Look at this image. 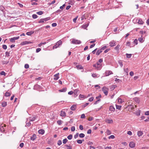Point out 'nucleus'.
Listing matches in <instances>:
<instances>
[{
	"mask_svg": "<svg viewBox=\"0 0 149 149\" xmlns=\"http://www.w3.org/2000/svg\"><path fill=\"white\" fill-rule=\"evenodd\" d=\"M93 66L97 70H100L102 67V64L99 63V62H97L96 63L93 65Z\"/></svg>",
	"mask_w": 149,
	"mask_h": 149,
	"instance_id": "f257e3e1",
	"label": "nucleus"
},
{
	"mask_svg": "<svg viewBox=\"0 0 149 149\" xmlns=\"http://www.w3.org/2000/svg\"><path fill=\"white\" fill-rule=\"evenodd\" d=\"M133 21L134 23H135V22H137V23L141 25H142L144 23V22L140 18H139V19H137L136 20L135 19H134Z\"/></svg>",
	"mask_w": 149,
	"mask_h": 149,
	"instance_id": "f03ea898",
	"label": "nucleus"
},
{
	"mask_svg": "<svg viewBox=\"0 0 149 149\" xmlns=\"http://www.w3.org/2000/svg\"><path fill=\"white\" fill-rule=\"evenodd\" d=\"M81 41L75 39H72L71 40V43L74 44H79L81 43Z\"/></svg>",
	"mask_w": 149,
	"mask_h": 149,
	"instance_id": "7ed1b4c3",
	"label": "nucleus"
},
{
	"mask_svg": "<svg viewBox=\"0 0 149 149\" xmlns=\"http://www.w3.org/2000/svg\"><path fill=\"white\" fill-rule=\"evenodd\" d=\"M62 41L60 40L57 42L56 44L53 47V49H56L57 47H58L60 45H62Z\"/></svg>",
	"mask_w": 149,
	"mask_h": 149,
	"instance_id": "20e7f679",
	"label": "nucleus"
},
{
	"mask_svg": "<svg viewBox=\"0 0 149 149\" xmlns=\"http://www.w3.org/2000/svg\"><path fill=\"white\" fill-rule=\"evenodd\" d=\"M108 88L105 86H104L102 88V90L105 95H108Z\"/></svg>",
	"mask_w": 149,
	"mask_h": 149,
	"instance_id": "39448f33",
	"label": "nucleus"
},
{
	"mask_svg": "<svg viewBox=\"0 0 149 149\" xmlns=\"http://www.w3.org/2000/svg\"><path fill=\"white\" fill-rule=\"evenodd\" d=\"M112 72L110 70L106 71L105 72V75L106 76H108L109 75L113 74Z\"/></svg>",
	"mask_w": 149,
	"mask_h": 149,
	"instance_id": "423d86ee",
	"label": "nucleus"
},
{
	"mask_svg": "<svg viewBox=\"0 0 149 149\" xmlns=\"http://www.w3.org/2000/svg\"><path fill=\"white\" fill-rule=\"evenodd\" d=\"M109 44L110 46L111 47L114 46L116 45V42L114 40H112L111 41Z\"/></svg>",
	"mask_w": 149,
	"mask_h": 149,
	"instance_id": "0eeeda50",
	"label": "nucleus"
},
{
	"mask_svg": "<svg viewBox=\"0 0 149 149\" xmlns=\"http://www.w3.org/2000/svg\"><path fill=\"white\" fill-rule=\"evenodd\" d=\"M135 143L132 141L130 142L129 143V146L131 148H134L135 147Z\"/></svg>",
	"mask_w": 149,
	"mask_h": 149,
	"instance_id": "6e6552de",
	"label": "nucleus"
},
{
	"mask_svg": "<svg viewBox=\"0 0 149 149\" xmlns=\"http://www.w3.org/2000/svg\"><path fill=\"white\" fill-rule=\"evenodd\" d=\"M32 43V42H31L30 41H25L22 42L21 44L23 45H26V44H29V43Z\"/></svg>",
	"mask_w": 149,
	"mask_h": 149,
	"instance_id": "1a4fd4ad",
	"label": "nucleus"
},
{
	"mask_svg": "<svg viewBox=\"0 0 149 149\" xmlns=\"http://www.w3.org/2000/svg\"><path fill=\"white\" fill-rule=\"evenodd\" d=\"M109 110L111 111V112H113L115 111V108L112 105H111L109 107Z\"/></svg>",
	"mask_w": 149,
	"mask_h": 149,
	"instance_id": "9d476101",
	"label": "nucleus"
},
{
	"mask_svg": "<svg viewBox=\"0 0 149 149\" xmlns=\"http://www.w3.org/2000/svg\"><path fill=\"white\" fill-rule=\"evenodd\" d=\"M59 73H58L54 75V79L55 80H57L59 78L58 77Z\"/></svg>",
	"mask_w": 149,
	"mask_h": 149,
	"instance_id": "9b49d317",
	"label": "nucleus"
},
{
	"mask_svg": "<svg viewBox=\"0 0 149 149\" xmlns=\"http://www.w3.org/2000/svg\"><path fill=\"white\" fill-rule=\"evenodd\" d=\"M138 40L139 41V42L141 43H142L144 41V38H143V37L141 36V37L139 38H138Z\"/></svg>",
	"mask_w": 149,
	"mask_h": 149,
	"instance_id": "f8f14e48",
	"label": "nucleus"
},
{
	"mask_svg": "<svg viewBox=\"0 0 149 149\" xmlns=\"http://www.w3.org/2000/svg\"><path fill=\"white\" fill-rule=\"evenodd\" d=\"M134 100L137 103L139 104L140 102V100L139 98L135 97L134 98Z\"/></svg>",
	"mask_w": 149,
	"mask_h": 149,
	"instance_id": "ddd939ff",
	"label": "nucleus"
},
{
	"mask_svg": "<svg viewBox=\"0 0 149 149\" xmlns=\"http://www.w3.org/2000/svg\"><path fill=\"white\" fill-rule=\"evenodd\" d=\"M38 132L39 134H43L45 133V131L43 129H40L38 131Z\"/></svg>",
	"mask_w": 149,
	"mask_h": 149,
	"instance_id": "4468645a",
	"label": "nucleus"
},
{
	"mask_svg": "<svg viewBox=\"0 0 149 149\" xmlns=\"http://www.w3.org/2000/svg\"><path fill=\"white\" fill-rule=\"evenodd\" d=\"M36 138V136L35 134H34L30 138L31 140L34 141Z\"/></svg>",
	"mask_w": 149,
	"mask_h": 149,
	"instance_id": "2eb2a0df",
	"label": "nucleus"
},
{
	"mask_svg": "<svg viewBox=\"0 0 149 149\" xmlns=\"http://www.w3.org/2000/svg\"><path fill=\"white\" fill-rule=\"evenodd\" d=\"M60 115L62 117L65 116L66 115L64 111H61Z\"/></svg>",
	"mask_w": 149,
	"mask_h": 149,
	"instance_id": "dca6fc26",
	"label": "nucleus"
},
{
	"mask_svg": "<svg viewBox=\"0 0 149 149\" xmlns=\"http://www.w3.org/2000/svg\"><path fill=\"white\" fill-rule=\"evenodd\" d=\"M86 97H85L84 95L81 94H80L79 96V98L80 100L84 99Z\"/></svg>",
	"mask_w": 149,
	"mask_h": 149,
	"instance_id": "f3484780",
	"label": "nucleus"
},
{
	"mask_svg": "<svg viewBox=\"0 0 149 149\" xmlns=\"http://www.w3.org/2000/svg\"><path fill=\"white\" fill-rule=\"evenodd\" d=\"M36 117L35 116L30 117L29 118V121H32L35 120Z\"/></svg>",
	"mask_w": 149,
	"mask_h": 149,
	"instance_id": "a211bd4d",
	"label": "nucleus"
},
{
	"mask_svg": "<svg viewBox=\"0 0 149 149\" xmlns=\"http://www.w3.org/2000/svg\"><path fill=\"white\" fill-rule=\"evenodd\" d=\"M76 105H73L71 107L70 109L74 111L76 109Z\"/></svg>",
	"mask_w": 149,
	"mask_h": 149,
	"instance_id": "6ab92c4d",
	"label": "nucleus"
},
{
	"mask_svg": "<svg viewBox=\"0 0 149 149\" xmlns=\"http://www.w3.org/2000/svg\"><path fill=\"white\" fill-rule=\"evenodd\" d=\"M143 133L142 131H138L137 132V135L139 136H140L142 135Z\"/></svg>",
	"mask_w": 149,
	"mask_h": 149,
	"instance_id": "aec40b11",
	"label": "nucleus"
},
{
	"mask_svg": "<svg viewBox=\"0 0 149 149\" xmlns=\"http://www.w3.org/2000/svg\"><path fill=\"white\" fill-rule=\"evenodd\" d=\"M34 33L33 31L28 32L26 33V34L28 36H30Z\"/></svg>",
	"mask_w": 149,
	"mask_h": 149,
	"instance_id": "412c9836",
	"label": "nucleus"
},
{
	"mask_svg": "<svg viewBox=\"0 0 149 149\" xmlns=\"http://www.w3.org/2000/svg\"><path fill=\"white\" fill-rule=\"evenodd\" d=\"M7 105V102H3L1 103V106L3 107H6Z\"/></svg>",
	"mask_w": 149,
	"mask_h": 149,
	"instance_id": "4be33fe9",
	"label": "nucleus"
},
{
	"mask_svg": "<svg viewBox=\"0 0 149 149\" xmlns=\"http://www.w3.org/2000/svg\"><path fill=\"white\" fill-rule=\"evenodd\" d=\"M106 122L108 123H111L113 122V121L112 119H107L106 120Z\"/></svg>",
	"mask_w": 149,
	"mask_h": 149,
	"instance_id": "5701e85b",
	"label": "nucleus"
},
{
	"mask_svg": "<svg viewBox=\"0 0 149 149\" xmlns=\"http://www.w3.org/2000/svg\"><path fill=\"white\" fill-rule=\"evenodd\" d=\"M84 141V140H78L77 141V143L78 144H81L83 142V141Z\"/></svg>",
	"mask_w": 149,
	"mask_h": 149,
	"instance_id": "b1692460",
	"label": "nucleus"
},
{
	"mask_svg": "<svg viewBox=\"0 0 149 149\" xmlns=\"http://www.w3.org/2000/svg\"><path fill=\"white\" fill-rule=\"evenodd\" d=\"M102 52V50L100 49H98L97 50L96 53V55H99Z\"/></svg>",
	"mask_w": 149,
	"mask_h": 149,
	"instance_id": "393cba45",
	"label": "nucleus"
},
{
	"mask_svg": "<svg viewBox=\"0 0 149 149\" xmlns=\"http://www.w3.org/2000/svg\"><path fill=\"white\" fill-rule=\"evenodd\" d=\"M67 90V88H63V89H61L59 90V91L61 92H66Z\"/></svg>",
	"mask_w": 149,
	"mask_h": 149,
	"instance_id": "a878e982",
	"label": "nucleus"
},
{
	"mask_svg": "<svg viewBox=\"0 0 149 149\" xmlns=\"http://www.w3.org/2000/svg\"><path fill=\"white\" fill-rule=\"evenodd\" d=\"M118 63L119 64L120 66L122 67L123 66V62L121 60H119L118 61Z\"/></svg>",
	"mask_w": 149,
	"mask_h": 149,
	"instance_id": "bb28decb",
	"label": "nucleus"
},
{
	"mask_svg": "<svg viewBox=\"0 0 149 149\" xmlns=\"http://www.w3.org/2000/svg\"><path fill=\"white\" fill-rule=\"evenodd\" d=\"M120 47V45H118L116 46L115 47V49L116 50L118 51Z\"/></svg>",
	"mask_w": 149,
	"mask_h": 149,
	"instance_id": "cd10ccee",
	"label": "nucleus"
},
{
	"mask_svg": "<svg viewBox=\"0 0 149 149\" xmlns=\"http://www.w3.org/2000/svg\"><path fill=\"white\" fill-rule=\"evenodd\" d=\"M88 26V24H87L85 25H84L82 26V27L84 29H86Z\"/></svg>",
	"mask_w": 149,
	"mask_h": 149,
	"instance_id": "c85d7f7f",
	"label": "nucleus"
},
{
	"mask_svg": "<svg viewBox=\"0 0 149 149\" xmlns=\"http://www.w3.org/2000/svg\"><path fill=\"white\" fill-rule=\"evenodd\" d=\"M11 94L8 92H6L5 94V96L6 97L9 96Z\"/></svg>",
	"mask_w": 149,
	"mask_h": 149,
	"instance_id": "c756f323",
	"label": "nucleus"
},
{
	"mask_svg": "<svg viewBox=\"0 0 149 149\" xmlns=\"http://www.w3.org/2000/svg\"><path fill=\"white\" fill-rule=\"evenodd\" d=\"M57 123L58 125H60L62 124L63 121L61 120H59L57 121Z\"/></svg>",
	"mask_w": 149,
	"mask_h": 149,
	"instance_id": "7c9ffc66",
	"label": "nucleus"
},
{
	"mask_svg": "<svg viewBox=\"0 0 149 149\" xmlns=\"http://www.w3.org/2000/svg\"><path fill=\"white\" fill-rule=\"evenodd\" d=\"M79 137H80V138H83L85 136V134L83 133L80 134H79Z\"/></svg>",
	"mask_w": 149,
	"mask_h": 149,
	"instance_id": "2f4dec72",
	"label": "nucleus"
},
{
	"mask_svg": "<svg viewBox=\"0 0 149 149\" xmlns=\"http://www.w3.org/2000/svg\"><path fill=\"white\" fill-rule=\"evenodd\" d=\"M126 57L127 58H131V57L132 56V54H126Z\"/></svg>",
	"mask_w": 149,
	"mask_h": 149,
	"instance_id": "473e14b6",
	"label": "nucleus"
},
{
	"mask_svg": "<svg viewBox=\"0 0 149 149\" xmlns=\"http://www.w3.org/2000/svg\"><path fill=\"white\" fill-rule=\"evenodd\" d=\"M72 134H70L68 136L67 138L69 140H71L72 139Z\"/></svg>",
	"mask_w": 149,
	"mask_h": 149,
	"instance_id": "72a5a7b5",
	"label": "nucleus"
},
{
	"mask_svg": "<svg viewBox=\"0 0 149 149\" xmlns=\"http://www.w3.org/2000/svg\"><path fill=\"white\" fill-rule=\"evenodd\" d=\"M68 141V140L67 139H65L63 140V144H65Z\"/></svg>",
	"mask_w": 149,
	"mask_h": 149,
	"instance_id": "f704fd0d",
	"label": "nucleus"
},
{
	"mask_svg": "<svg viewBox=\"0 0 149 149\" xmlns=\"http://www.w3.org/2000/svg\"><path fill=\"white\" fill-rule=\"evenodd\" d=\"M133 43L135 44V45H137L138 44V40L135 39L133 41Z\"/></svg>",
	"mask_w": 149,
	"mask_h": 149,
	"instance_id": "c9c22d12",
	"label": "nucleus"
},
{
	"mask_svg": "<svg viewBox=\"0 0 149 149\" xmlns=\"http://www.w3.org/2000/svg\"><path fill=\"white\" fill-rule=\"evenodd\" d=\"M116 85H112L110 86V89L111 90H113L116 87Z\"/></svg>",
	"mask_w": 149,
	"mask_h": 149,
	"instance_id": "e433bc0d",
	"label": "nucleus"
},
{
	"mask_svg": "<svg viewBox=\"0 0 149 149\" xmlns=\"http://www.w3.org/2000/svg\"><path fill=\"white\" fill-rule=\"evenodd\" d=\"M36 13L39 15H41L43 14V12L42 11H40L37 12Z\"/></svg>",
	"mask_w": 149,
	"mask_h": 149,
	"instance_id": "4c0bfd02",
	"label": "nucleus"
},
{
	"mask_svg": "<svg viewBox=\"0 0 149 149\" xmlns=\"http://www.w3.org/2000/svg\"><path fill=\"white\" fill-rule=\"evenodd\" d=\"M76 67H77V68L79 69H82L83 68L82 66L81 65L76 66Z\"/></svg>",
	"mask_w": 149,
	"mask_h": 149,
	"instance_id": "58836bf2",
	"label": "nucleus"
},
{
	"mask_svg": "<svg viewBox=\"0 0 149 149\" xmlns=\"http://www.w3.org/2000/svg\"><path fill=\"white\" fill-rule=\"evenodd\" d=\"M66 4H63L62 6H61L60 7V8L61 10H63Z\"/></svg>",
	"mask_w": 149,
	"mask_h": 149,
	"instance_id": "ea45409f",
	"label": "nucleus"
},
{
	"mask_svg": "<svg viewBox=\"0 0 149 149\" xmlns=\"http://www.w3.org/2000/svg\"><path fill=\"white\" fill-rule=\"evenodd\" d=\"M116 109L120 110L121 107V106L116 105Z\"/></svg>",
	"mask_w": 149,
	"mask_h": 149,
	"instance_id": "a19ab883",
	"label": "nucleus"
},
{
	"mask_svg": "<svg viewBox=\"0 0 149 149\" xmlns=\"http://www.w3.org/2000/svg\"><path fill=\"white\" fill-rule=\"evenodd\" d=\"M62 141L61 140H59L57 142V144L58 146H60L62 144Z\"/></svg>",
	"mask_w": 149,
	"mask_h": 149,
	"instance_id": "79ce46f5",
	"label": "nucleus"
},
{
	"mask_svg": "<svg viewBox=\"0 0 149 149\" xmlns=\"http://www.w3.org/2000/svg\"><path fill=\"white\" fill-rule=\"evenodd\" d=\"M32 17L33 19L37 18L38 17L37 15L36 14H33L32 15Z\"/></svg>",
	"mask_w": 149,
	"mask_h": 149,
	"instance_id": "37998d69",
	"label": "nucleus"
},
{
	"mask_svg": "<svg viewBox=\"0 0 149 149\" xmlns=\"http://www.w3.org/2000/svg\"><path fill=\"white\" fill-rule=\"evenodd\" d=\"M56 2L55 0H54L52 1L51 3H49L48 4L49 5H50L52 4H53L55 3Z\"/></svg>",
	"mask_w": 149,
	"mask_h": 149,
	"instance_id": "c03bdc74",
	"label": "nucleus"
},
{
	"mask_svg": "<svg viewBox=\"0 0 149 149\" xmlns=\"http://www.w3.org/2000/svg\"><path fill=\"white\" fill-rule=\"evenodd\" d=\"M65 146L67 147V149H72V147L70 146H68L66 145Z\"/></svg>",
	"mask_w": 149,
	"mask_h": 149,
	"instance_id": "a18cd8bd",
	"label": "nucleus"
},
{
	"mask_svg": "<svg viewBox=\"0 0 149 149\" xmlns=\"http://www.w3.org/2000/svg\"><path fill=\"white\" fill-rule=\"evenodd\" d=\"M106 133L108 135H110L111 134V131L109 130H107L106 131Z\"/></svg>",
	"mask_w": 149,
	"mask_h": 149,
	"instance_id": "49530a36",
	"label": "nucleus"
},
{
	"mask_svg": "<svg viewBox=\"0 0 149 149\" xmlns=\"http://www.w3.org/2000/svg\"><path fill=\"white\" fill-rule=\"evenodd\" d=\"M10 42H15V40H14L13 38H11L10 40Z\"/></svg>",
	"mask_w": 149,
	"mask_h": 149,
	"instance_id": "de8ad7c7",
	"label": "nucleus"
},
{
	"mask_svg": "<svg viewBox=\"0 0 149 149\" xmlns=\"http://www.w3.org/2000/svg\"><path fill=\"white\" fill-rule=\"evenodd\" d=\"M115 138V136L113 135H111L109 137V139H113Z\"/></svg>",
	"mask_w": 149,
	"mask_h": 149,
	"instance_id": "09e8293b",
	"label": "nucleus"
},
{
	"mask_svg": "<svg viewBox=\"0 0 149 149\" xmlns=\"http://www.w3.org/2000/svg\"><path fill=\"white\" fill-rule=\"evenodd\" d=\"M44 22V21L43 19H40L38 21V23H43Z\"/></svg>",
	"mask_w": 149,
	"mask_h": 149,
	"instance_id": "8fccbe9b",
	"label": "nucleus"
},
{
	"mask_svg": "<svg viewBox=\"0 0 149 149\" xmlns=\"http://www.w3.org/2000/svg\"><path fill=\"white\" fill-rule=\"evenodd\" d=\"M117 82H120V81H121L119 79H118L117 78H116L115 79V80Z\"/></svg>",
	"mask_w": 149,
	"mask_h": 149,
	"instance_id": "3c124183",
	"label": "nucleus"
},
{
	"mask_svg": "<svg viewBox=\"0 0 149 149\" xmlns=\"http://www.w3.org/2000/svg\"><path fill=\"white\" fill-rule=\"evenodd\" d=\"M43 19L44 22L45 21H48L50 19V17H48L46 18Z\"/></svg>",
	"mask_w": 149,
	"mask_h": 149,
	"instance_id": "603ef678",
	"label": "nucleus"
},
{
	"mask_svg": "<svg viewBox=\"0 0 149 149\" xmlns=\"http://www.w3.org/2000/svg\"><path fill=\"white\" fill-rule=\"evenodd\" d=\"M94 100V97H91L90 98H89L88 101L89 102H92Z\"/></svg>",
	"mask_w": 149,
	"mask_h": 149,
	"instance_id": "864d4df0",
	"label": "nucleus"
},
{
	"mask_svg": "<svg viewBox=\"0 0 149 149\" xmlns=\"http://www.w3.org/2000/svg\"><path fill=\"white\" fill-rule=\"evenodd\" d=\"M46 43V42H41L38 45V46L39 47H40L42 45L45 44Z\"/></svg>",
	"mask_w": 149,
	"mask_h": 149,
	"instance_id": "5fc2aeb1",
	"label": "nucleus"
},
{
	"mask_svg": "<svg viewBox=\"0 0 149 149\" xmlns=\"http://www.w3.org/2000/svg\"><path fill=\"white\" fill-rule=\"evenodd\" d=\"M41 50V49L40 48H37L36 50V53H38L40 52Z\"/></svg>",
	"mask_w": 149,
	"mask_h": 149,
	"instance_id": "6e6d98bb",
	"label": "nucleus"
},
{
	"mask_svg": "<svg viewBox=\"0 0 149 149\" xmlns=\"http://www.w3.org/2000/svg\"><path fill=\"white\" fill-rule=\"evenodd\" d=\"M29 67V65L28 64H25L24 65V68L26 69H27Z\"/></svg>",
	"mask_w": 149,
	"mask_h": 149,
	"instance_id": "4d7b16f0",
	"label": "nucleus"
},
{
	"mask_svg": "<svg viewBox=\"0 0 149 149\" xmlns=\"http://www.w3.org/2000/svg\"><path fill=\"white\" fill-rule=\"evenodd\" d=\"M78 17V16H77V17H75V18H74L73 19V22L74 23H76V20H77V19Z\"/></svg>",
	"mask_w": 149,
	"mask_h": 149,
	"instance_id": "13d9d810",
	"label": "nucleus"
},
{
	"mask_svg": "<svg viewBox=\"0 0 149 149\" xmlns=\"http://www.w3.org/2000/svg\"><path fill=\"white\" fill-rule=\"evenodd\" d=\"M92 76L94 78L97 77V74H93L92 75Z\"/></svg>",
	"mask_w": 149,
	"mask_h": 149,
	"instance_id": "bf43d9fd",
	"label": "nucleus"
},
{
	"mask_svg": "<svg viewBox=\"0 0 149 149\" xmlns=\"http://www.w3.org/2000/svg\"><path fill=\"white\" fill-rule=\"evenodd\" d=\"M85 117L84 114L83 113L81 115V118H85Z\"/></svg>",
	"mask_w": 149,
	"mask_h": 149,
	"instance_id": "052dcab7",
	"label": "nucleus"
},
{
	"mask_svg": "<svg viewBox=\"0 0 149 149\" xmlns=\"http://www.w3.org/2000/svg\"><path fill=\"white\" fill-rule=\"evenodd\" d=\"M31 123L30 122H28V123H26V127H29V126L30 125H31Z\"/></svg>",
	"mask_w": 149,
	"mask_h": 149,
	"instance_id": "680f3d73",
	"label": "nucleus"
},
{
	"mask_svg": "<svg viewBox=\"0 0 149 149\" xmlns=\"http://www.w3.org/2000/svg\"><path fill=\"white\" fill-rule=\"evenodd\" d=\"M79 128L81 130H82L83 129V126L82 125H80L79 126Z\"/></svg>",
	"mask_w": 149,
	"mask_h": 149,
	"instance_id": "e2e57ef3",
	"label": "nucleus"
},
{
	"mask_svg": "<svg viewBox=\"0 0 149 149\" xmlns=\"http://www.w3.org/2000/svg\"><path fill=\"white\" fill-rule=\"evenodd\" d=\"M2 47L4 49H6L7 48V46L5 45H3Z\"/></svg>",
	"mask_w": 149,
	"mask_h": 149,
	"instance_id": "0e129e2a",
	"label": "nucleus"
},
{
	"mask_svg": "<svg viewBox=\"0 0 149 149\" xmlns=\"http://www.w3.org/2000/svg\"><path fill=\"white\" fill-rule=\"evenodd\" d=\"M71 130L73 132L75 130V127L74 126H72L71 128Z\"/></svg>",
	"mask_w": 149,
	"mask_h": 149,
	"instance_id": "69168bd1",
	"label": "nucleus"
},
{
	"mask_svg": "<svg viewBox=\"0 0 149 149\" xmlns=\"http://www.w3.org/2000/svg\"><path fill=\"white\" fill-rule=\"evenodd\" d=\"M107 47L106 46H104L103 47H102V48L101 49L102 50H104Z\"/></svg>",
	"mask_w": 149,
	"mask_h": 149,
	"instance_id": "338daca9",
	"label": "nucleus"
},
{
	"mask_svg": "<svg viewBox=\"0 0 149 149\" xmlns=\"http://www.w3.org/2000/svg\"><path fill=\"white\" fill-rule=\"evenodd\" d=\"M145 114L147 116L149 115V111H147L145 112Z\"/></svg>",
	"mask_w": 149,
	"mask_h": 149,
	"instance_id": "774afa93",
	"label": "nucleus"
}]
</instances>
